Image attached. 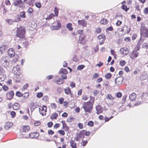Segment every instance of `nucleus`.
I'll return each mask as SVG.
<instances>
[{
    "label": "nucleus",
    "mask_w": 148,
    "mask_h": 148,
    "mask_svg": "<svg viewBox=\"0 0 148 148\" xmlns=\"http://www.w3.org/2000/svg\"><path fill=\"white\" fill-rule=\"evenodd\" d=\"M29 127L28 125L23 126L22 127L21 130L24 132H27L29 130Z\"/></svg>",
    "instance_id": "19"
},
{
    "label": "nucleus",
    "mask_w": 148,
    "mask_h": 148,
    "mask_svg": "<svg viewBox=\"0 0 148 148\" xmlns=\"http://www.w3.org/2000/svg\"><path fill=\"white\" fill-rule=\"evenodd\" d=\"M16 95L18 97H21L22 96L23 94L19 91H17L16 93Z\"/></svg>",
    "instance_id": "44"
},
{
    "label": "nucleus",
    "mask_w": 148,
    "mask_h": 148,
    "mask_svg": "<svg viewBox=\"0 0 148 148\" xmlns=\"http://www.w3.org/2000/svg\"><path fill=\"white\" fill-rule=\"evenodd\" d=\"M83 99L84 100H86L88 98V97L86 95H83Z\"/></svg>",
    "instance_id": "64"
},
{
    "label": "nucleus",
    "mask_w": 148,
    "mask_h": 148,
    "mask_svg": "<svg viewBox=\"0 0 148 148\" xmlns=\"http://www.w3.org/2000/svg\"><path fill=\"white\" fill-rule=\"evenodd\" d=\"M121 96L122 94L120 92H119L116 94V96L118 98L120 97Z\"/></svg>",
    "instance_id": "57"
},
{
    "label": "nucleus",
    "mask_w": 148,
    "mask_h": 148,
    "mask_svg": "<svg viewBox=\"0 0 148 148\" xmlns=\"http://www.w3.org/2000/svg\"><path fill=\"white\" fill-rule=\"evenodd\" d=\"M99 76V74L97 73H95L92 76V78H96L97 77H98Z\"/></svg>",
    "instance_id": "53"
},
{
    "label": "nucleus",
    "mask_w": 148,
    "mask_h": 148,
    "mask_svg": "<svg viewBox=\"0 0 148 148\" xmlns=\"http://www.w3.org/2000/svg\"><path fill=\"white\" fill-rule=\"evenodd\" d=\"M143 13L144 14L147 15L148 14V8H146L143 10Z\"/></svg>",
    "instance_id": "39"
},
{
    "label": "nucleus",
    "mask_w": 148,
    "mask_h": 148,
    "mask_svg": "<svg viewBox=\"0 0 148 148\" xmlns=\"http://www.w3.org/2000/svg\"><path fill=\"white\" fill-rule=\"evenodd\" d=\"M24 1L26 3L30 4H31L32 2L34 1V0H24Z\"/></svg>",
    "instance_id": "36"
},
{
    "label": "nucleus",
    "mask_w": 148,
    "mask_h": 148,
    "mask_svg": "<svg viewBox=\"0 0 148 148\" xmlns=\"http://www.w3.org/2000/svg\"><path fill=\"white\" fill-rule=\"evenodd\" d=\"M108 21L106 19H102L100 21V23L102 24L105 25L108 23Z\"/></svg>",
    "instance_id": "29"
},
{
    "label": "nucleus",
    "mask_w": 148,
    "mask_h": 148,
    "mask_svg": "<svg viewBox=\"0 0 148 148\" xmlns=\"http://www.w3.org/2000/svg\"><path fill=\"white\" fill-rule=\"evenodd\" d=\"M25 12L24 11H23L21 12L20 14V16L22 18H25Z\"/></svg>",
    "instance_id": "35"
},
{
    "label": "nucleus",
    "mask_w": 148,
    "mask_h": 148,
    "mask_svg": "<svg viewBox=\"0 0 148 148\" xmlns=\"http://www.w3.org/2000/svg\"><path fill=\"white\" fill-rule=\"evenodd\" d=\"M58 133L62 135H64L65 134V132L63 130H59L58 131Z\"/></svg>",
    "instance_id": "48"
},
{
    "label": "nucleus",
    "mask_w": 148,
    "mask_h": 148,
    "mask_svg": "<svg viewBox=\"0 0 148 148\" xmlns=\"http://www.w3.org/2000/svg\"><path fill=\"white\" fill-rule=\"evenodd\" d=\"M14 95V93L13 91L8 92L6 94L7 97L9 100L13 98Z\"/></svg>",
    "instance_id": "13"
},
{
    "label": "nucleus",
    "mask_w": 148,
    "mask_h": 148,
    "mask_svg": "<svg viewBox=\"0 0 148 148\" xmlns=\"http://www.w3.org/2000/svg\"><path fill=\"white\" fill-rule=\"evenodd\" d=\"M103 65V63L102 62H99V63L96 65V66H98L99 67H100L102 66Z\"/></svg>",
    "instance_id": "60"
},
{
    "label": "nucleus",
    "mask_w": 148,
    "mask_h": 148,
    "mask_svg": "<svg viewBox=\"0 0 148 148\" xmlns=\"http://www.w3.org/2000/svg\"><path fill=\"white\" fill-rule=\"evenodd\" d=\"M139 49L140 48L138 46L135 47L134 50L129 54L130 58L132 60H134L137 58L138 56Z\"/></svg>",
    "instance_id": "1"
},
{
    "label": "nucleus",
    "mask_w": 148,
    "mask_h": 148,
    "mask_svg": "<svg viewBox=\"0 0 148 148\" xmlns=\"http://www.w3.org/2000/svg\"><path fill=\"white\" fill-rule=\"evenodd\" d=\"M40 124V122L38 121H37L34 123V125L36 126H38Z\"/></svg>",
    "instance_id": "61"
},
{
    "label": "nucleus",
    "mask_w": 148,
    "mask_h": 148,
    "mask_svg": "<svg viewBox=\"0 0 148 148\" xmlns=\"http://www.w3.org/2000/svg\"><path fill=\"white\" fill-rule=\"evenodd\" d=\"M125 28H126L125 32H126V33H128L130 31V28H128L127 26H126L125 27Z\"/></svg>",
    "instance_id": "46"
},
{
    "label": "nucleus",
    "mask_w": 148,
    "mask_h": 148,
    "mask_svg": "<svg viewBox=\"0 0 148 148\" xmlns=\"http://www.w3.org/2000/svg\"><path fill=\"white\" fill-rule=\"evenodd\" d=\"M78 23L79 25H82L83 26H86V22L84 20H79L78 21Z\"/></svg>",
    "instance_id": "17"
},
{
    "label": "nucleus",
    "mask_w": 148,
    "mask_h": 148,
    "mask_svg": "<svg viewBox=\"0 0 148 148\" xmlns=\"http://www.w3.org/2000/svg\"><path fill=\"white\" fill-rule=\"evenodd\" d=\"M112 75L110 73H108L105 75V77L107 79H109L111 77Z\"/></svg>",
    "instance_id": "33"
},
{
    "label": "nucleus",
    "mask_w": 148,
    "mask_h": 148,
    "mask_svg": "<svg viewBox=\"0 0 148 148\" xmlns=\"http://www.w3.org/2000/svg\"><path fill=\"white\" fill-rule=\"evenodd\" d=\"M10 114L11 115L12 117L14 118L16 115V113L14 111H12L10 113Z\"/></svg>",
    "instance_id": "54"
},
{
    "label": "nucleus",
    "mask_w": 148,
    "mask_h": 148,
    "mask_svg": "<svg viewBox=\"0 0 148 148\" xmlns=\"http://www.w3.org/2000/svg\"><path fill=\"white\" fill-rule=\"evenodd\" d=\"M123 79L122 77L119 76L115 79V83L117 85L121 84L123 82Z\"/></svg>",
    "instance_id": "10"
},
{
    "label": "nucleus",
    "mask_w": 148,
    "mask_h": 148,
    "mask_svg": "<svg viewBox=\"0 0 148 148\" xmlns=\"http://www.w3.org/2000/svg\"><path fill=\"white\" fill-rule=\"evenodd\" d=\"M61 27V23L59 21H57V25H51L50 26L51 29L52 31L59 30L60 29Z\"/></svg>",
    "instance_id": "6"
},
{
    "label": "nucleus",
    "mask_w": 148,
    "mask_h": 148,
    "mask_svg": "<svg viewBox=\"0 0 148 148\" xmlns=\"http://www.w3.org/2000/svg\"><path fill=\"white\" fill-rule=\"evenodd\" d=\"M1 63L2 65L5 67L8 66L9 63L8 61V57L6 56H3L1 59Z\"/></svg>",
    "instance_id": "5"
},
{
    "label": "nucleus",
    "mask_w": 148,
    "mask_h": 148,
    "mask_svg": "<svg viewBox=\"0 0 148 148\" xmlns=\"http://www.w3.org/2000/svg\"><path fill=\"white\" fill-rule=\"evenodd\" d=\"M6 47V46L5 45H3L0 47V50L1 53L5 51Z\"/></svg>",
    "instance_id": "25"
},
{
    "label": "nucleus",
    "mask_w": 148,
    "mask_h": 148,
    "mask_svg": "<svg viewBox=\"0 0 148 148\" xmlns=\"http://www.w3.org/2000/svg\"><path fill=\"white\" fill-rule=\"evenodd\" d=\"M122 9L123 10H125L126 11H127L129 9L128 8H127V6L123 5H122Z\"/></svg>",
    "instance_id": "43"
},
{
    "label": "nucleus",
    "mask_w": 148,
    "mask_h": 148,
    "mask_svg": "<svg viewBox=\"0 0 148 148\" xmlns=\"http://www.w3.org/2000/svg\"><path fill=\"white\" fill-rule=\"evenodd\" d=\"M67 73V71L65 69L62 68L60 69L59 71V73L60 74L62 73L64 74H66Z\"/></svg>",
    "instance_id": "24"
},
{
    "label": "nucleus",
    "mask_w": 148,
    "mask_h": 148,
    "mask_svg": "<svg viewBox=\"0 0 148 148\" xmlns=\"http://www.w3.org/2000/svg\"><path fill=\"white\" fill-rule=\"evenodd\" d=\"M88 125L90 126H92L94 125V123L92 121H90L88 123Z\"/></svg>",
    "instance_id": "47"
},
{
    "label": "nucleus",
    "mask_w": 148,
    "mask_h": 148,
    "mask_svg": "<svg viewBox=\"0 0 148 148\" xmlns=\"http://www.w3.org/2000/svg\"><path fill=\"white\" fill-rule=\"evenodd\" d=\"M21 19L20 18L18 17L17 20H15L14 21L12 19H7L6 20V22L8 24L10 25L12 24L14 22H17L21 20Z\"/></svg>",
    "instance_id": "11"
},
{
    "label": "nucleus",
    "mask_w": 148,
    "mask_h": 148,
    "mask_svg": "<svg viewBox=\"0 0 148 148\" xmlns=\"http://www.w3.org/2000/svg\"><path fill=\"white\" fill-rule=\"evenodd\" d=\"M3 90L5 91H7L8 89V86L5 85L3 86Z\"/></svg>",
    "instance_id": "56"
},
{
    "label": "nucleus",
    "mask_w": 148,
    "mask_h": 148,
    "mask_svg": "<svg viewBox=\"0 0 148 148\" xmlns=\"http://www.w3.org/2000/svg\"><path fill=\"white\" fill-rule=\"evenodd\" d=\"M96 110H97V113L99 114L102 112V108L100 106H97L96 107Z\"/></svg>",
    "instance_id": "18"
},
{
    "label": "nucleus",
    "mask_w": 148,
    "mask_h": 148,
    "mask_svg": "<svg viewBox=\"0 0 148 148\" xmlns=\"http://www.w3.org/2000/svg\"><path fill=\"white\" fill-rule=\"evenodd\" d=\"M51 106L52 108H56V106L54 103H53L51 104Z\"/></svg>",
    "instance_id": "52"
},
{
    "label": "nucleus",
    "mask_w": 148,
    "mask_h": 148,
    "mask_svg": "<svg viewBox=\"0 0 148 148\" xmlns=\"http://www.w3.org/2000/svg\"><path fill=\"white\" fill-rule=\"evenodd\" d=\"M54 82L59 85H61L63 83V81L62 79H59L55 81Z\"/></svg>",
    "instance_id": "28"
},
{
    "label": "nucleus",
    "mask_w": 148,
    "mask_h": 148,
    "mask_svg": "<svg viewBox=\"0 0 148 148\" xmlns=\"http://www.w3.org/2000/svg\"><path fill=\"white\" fill-rule=\"evenodd\" d=\"M70 86L72 88L75 87V84L71 82L70 83Z\"/></svg>",
    "instance_id": "42"
},
{
    "label": "nucleus",
    "mask_w": 148,
    "mask_h": 148,
    "mask_svg": "<svg viewBox=\"0 0 148 148\" xmlns=\"http://www.w3.org/2000/svg\"><path fill=\"white\" fill-rule=\"evenodd\" d=\"M19 58V57L18 55H16L15 58L13 59V61L14 62H16L18 60V59Z\"/></svg>",
    "instance_id": "55"
},
{
    "label": "nucleus",
    "mask_w": 148,
    "mask_h": 148,
    "mask_svg": "<svg viewBox=\"0 0 148 148\" xmlns=\"http://www.w3.org/2000/svg\"><path fill=\"white\" fill-rule=\"evenodd\" d=\"M20 67L19 65H17L16 66L13 67L12 70V72L15 74H17L18 72L20 69Z\"/></svg>",
    "instance_id": "12"
},
{
    "label": "nucleus",
    "mask_w": 148,
    "mask_h": 148,
    "mask_svg": "<svg viewBox=\"0 0 148 148\" xmlns=\"http://www.w3.org/2000/svg\"><path fill=\"white\" fill-rule=\"evenodd\" d=\"M106 98L107 99H109L111 101L112 100L114 99L113 97L110 94H108L107 95Z\"/></svg>",
    "instance_id": "31"
},
{
    "label": "nucleus",
    "mask_w": 148,
    "mask_h": 148,
    "mask_svg": "<svg viewBox=\"0 0 148 148\" xmlns=\"http://www.w3.org/2000/svg\"><path fill=\"white\" fill-rule=\"evenodd\" d=\"M140 35L142 37L148 38V29L145 26L142 25L140 28Z\"/></svg>",
    "instance_id": "3"
},
{
    "label": "nucleus",
    "mask_w": 148,
    "mask_h": 148,
    "mask_svg": "<svg viewBox=\"0 0 148 148\" xmlns=\"http://www.w3.org/2000/svg\"><path fill=\"white\" fill-rule=\"evenodd\" d=\"M58 9H57L56 8H55V10L54 12L56 16H58Z\"/></svg>",
    "instance_id": "40"
},
{
    "label": "nucleus",
    "mask_w": 148,
    "mask_h": 148,
    "mask_svg": "<svg viewBox=\"0 0 148 148\" xmlns=\"http://www.w3.org/2000/svg\"><path fill=\"white\" fill-rule=\"evenodd\" d=\"M79 42L81 44H82L83 45H85L86 42V41L85 40L79 41Z\"/></svg>",
    "instance_id": "62"
},
{
    "label": "nucleus",
    "mask_w": 148,
    "mask_h": 148,
    "mask_svg": "<svg viewBox=\"0 0 148 148\" xmlns=\"http://www.w3.org/2000/svg\"><path fill=\"white\" fill-rule=\"evenodd\" d=\"M64 99L62 98H61L59 99L58 101L60 104H62L63 102H64Z\"/></svg>",
    "instance_id": "49"
},
{
    "label": "nucleus",
    "mask_w": 148,
    "mask_h": 148,
    "mask_svg": "<svg viewBox=\"0 0 148 148\" xmlns=\"http://www.w3.org/2000/svg\"><path fill=\"white\" fill-rule=\"evenodd\" d=\"M84 67V65H79L77 67V69L78 70H81L83 69Z\"/></svg>",
    "instance_id": "38"
},
{
    "label": "nucleus",
    "mask_w": 148,
    "mask_h": 148,
    "mask_svg": "<svg viewBox=\"0 0 148 148\" xmlns=\"http://www.w3.org/2000/svg\"><path fill=\"white\" fill-rule=\"evenodd\" d=\"M83 108L86 112H90L92 108V105L91 103L89 102L83 104Z\"/></svg>",
    "instance_id": "4"
},
{
    "label": "nucleus",
    "mask_w": 148,
    "mask_h": 148,
    "mask_svg": "<svg viewBox=\"0 0 148 148\" xmlns=\"http://www.w3.org/2000/svg\"><path fill=\"white\" fill-rule=\"evenodd\" d=\"M43 95L42 93V92H38L36 95V96L40 98L42 97Z\"/></svg>",
    "instance_id": "45"
},
{
    "label": "nucleus",
    "mask_w": 148,
    "mask_h": 148,
    "mask_svg": "<svg viewBox=\"0 0 148 148\" xmlns=\"http://www.w3.org/2000/svg\"><path fill=\"white\" fill-rule=\"evenodd\" d=\"M20 105L17 103H15L13 105V109L14 110H17L19 109Z\"/></svg>",
    "instance_id": "23"
},
{
    "label": "nucleus",
    "mask_w": 148,
    "mask_h": 148,
    "mask_svg": "<svg viewBox=\"0 0 148 148\" xmlns=\"http://www.w3.org/2000/svg\"><path fill=\"white\" fill-rule=\"evenodd\" d=\"M8 56L11 58L13 57L15 54L14 52L13 49L12 48H10L8 49Z\"/></svg>",
    "instance_id": "14"
},
{
    "label": "nucleus",
    "mask_w": 148,
    "mask_h": 148,
    "mask_svg": "<svg viewBox=\"0 0 148 148\" xmlns=\"http://www.w3.org/2000/svg\"><path fill=\"white\" fill-rule=\"evenodd\" d=\"M70 144L72 148H77V144L74 141L71 140L70 142Z\"/></svg>",
    "instance_id": "22"
},
{
    "label": "nucleus",
    "mask_w": 148,
    "mask_h": 148,
    "mask_svg": "<svg viewBox=\"0 0 148 148\" xmlns=\"http://www.w3.org/2000/svg\"><path fill=\"white\" fill-rule=\"evenodd\" d=\"M147 78V76L145 74H142L140 76V78L141 80H144Z\"/></svg>",
    "instance_id": "27"
},
{
    "label": "nucleus",
    "mask_w": 148,
    "mask_h": 148,
    "mask_svg": "<svg viewBox=\"0 0 148 148\" xmlns=\"http://www.w3.org/2000/svg\"><path fill=\"white\" fill-rule=\"evenodd\" d=\"M33 11V10L31 8H29L28 9L27 12H28L29 14H31L32 13Z\"/></svg>",
    "instance_id": "32"
},
{
    "label": "nucleus",
    "mask_w": 148,
    "mask_h": 148,
    "mask_svg": "<svg viewBox=\"0 0 148 148\" xmlns=\"http://www.w3.org/2000/svg\"><path fill=\"white\" fill-rule=\"evenodd\" d=\"M4 71L3 68L0 65V74L4 73Z\"/></svg>",
    "instance_id": "59"
},
{
    "label": "nucleus",
    "mask_w": 148,
    "mask_h": 148,
    "mask_svg": "<svg viewBox=\"0 0 148 148\" xmlns=\"http://www.w3.org/2000/svg\"><path fill=\"white\" fill-rule=\"evenodd\" d=\"M66 27L70 31H72L73 28L72 27V24L71 23H68L66 25Z\"/></svg>",
    "instance_id": "26"
},
{
    "label": "nucleus",
    "mask_w": 148,
    "mask_h": 148,
    "mask_svg": "<svg viewBox=\"0 0 148 148\" xmlns=\"http://www.w3.org/2000/svg\"><path fill=\"white\" fill-rule=\"evenodd\" d=\"M64 92L67 95H69L71 92V91L70 90V88L69 87L65 88L64 89Z\"/></svg>",
    "instance_id": "20"
},
{
    "label": "nucleus",
    "mask_w": 148,
    "mask_h": 148,
    "mask_svg": "<svg viewBox=\"0 0 148 148\" xmlns=\"http://www.w3.org/2000/svg\"><path fill=\"white\" fill-rule=\"evenodd\" d=\"M120 51L121 53L124 56L127 55L129 53V50L126 47L121 48Z\"/></svg>",
    "instance_id": "7"
},
{
    "label": "nucleus",
    "mask_w": 148,
    "mask_h": 148,
    "mask_svg": "<svg viewBox=\"0 0 148 148\" xmlns=\"http://www.w3.org/2000/svg\"><path fill=\"white\" fill-rule=\"evenodd\" d=\"M12 123L10 122H6L5 124L4 128L7 130H8L12 126Z\"/></svg>",
    "instance_id": "15"
},
{
    "label": "nucleus",
    "mask_w": 148,
    "mask_h": 148,
    "mask_svg": "<svg viewBox=\"0 0 148 148\" xmlns=\"http://www.w3.org/2000/svg\"><path fill=\"white\" fill-rule=\"evenodd\" d=\"M48 126L49 127H51L53 125V123L51 122H50L48 123Z\"/></svg>",
    "instance_id": "63"
},
{
    "label": "nucleus",
    "mask_w": 148,
    "mask_h": 148,
    "mask_svg": "<svg viewBox=\"0 0 148 148\" xmlns=\"http://www.w3.org/2000/svg\"><path fill=\"white\" fill-rule=\"evenodd\" d=\"M39 136V134L37 133H33L29 134L27 138L30 137L31 138H37Z\"/></svg>",
    "instance_id": "16"
},
{
    "label": "nucleus",
    "mask_w": 148,
    "mask_h": 148,
    "mask_svg": "<svg viewBox=\"0 0 148 148\" xmlns=\"http://www.w3.org/2000/svg\"><path fill=\"white\" fill-rule=\"evenodd\" d=\"M122 23V22L119 20H118L117 22L116 23V25L118 26H120Z\"/></svg>",
    "instance_id": "50"
},
{
    "label": "nucleus",
    "mask_w": 148,
    "mask_h": 148,
    "mask_svg": "<svg viewBox=\"0 0 148 148\" xmlns=\"http://www.w3.org/2000/svg\"><path fill=\"white\" fill-rule=\"evenodd\" d=\"M35 5L38 8H40L41 7V4L40 3L36 2L35 3Z\"/></svg>",
    "instance_id": "41"
},
{
    "label": "nucleus",
    "mask_w": 148,
    "mask_h": 148,
    "mask_svg": "<svg viewBox=\"0 0 148 148\" xmlns=\"http://www.w3.org/2000/svg\"><path fill=\"white\" fill-rule=\"evenodd\" d=\"M54 16V15L53 13L50 14L47 18H46V19H51L52 17Z\"/></svg>",
    "instance_id": "37"
},
{
    "label": "nucleus",
    "mask_w": 148,
    "mask_h": 148,
    "mask_svg": "<svg viewBox=\"0 0 148 148\" xmlns=\"http://www.w3.org/2000/svg\"><path fill=\"white\" fill-rule=\"evenodd\" d=\"M58 116V114L57 113H55L51 116L50 118L52 119H56Z\"/></svg>",
    "instance_id": "30"
},
{
    "label": "nucleus",
    "mask_w": 148,
    "mask_h": 148,
    "mask_svg": "<svg viewBox=\"0 0 148 148\" xmlns=\"http://www.w3.org/2000/svg\"><path fill=\"white\" fill-rule=\"evenodd\" d=\"M47 107L45 106L40 107L39 108L40 113L43 116L46 115V112Z\"/></svg>",
    "instance_id": "8"
},
{
    "label": "nucleus",
    "mask_w": 148,
    "mask_h": 148,
    "mask_svg": "<svg viewBox=\"0 0 148 148\" xmlns=\"http://www.w3.org/2000/svg\"><path fill=\"white\" fill-rule=\"evenodd\" d=\"M98 38L100 40V41L99 42L100 44L101 45L103 44L105 39V36L103 34H101L98 36Z\"/></svg>",
    "instance_id": "9"
},
{
    "label": "nucleus",
    "mask_w": 148,
    "mask_h": 148,
    "mask_svg": "<svg viewBox=\"0 0 148 148\" xmlns=\"http://www.w3.org/2000/svg\"><path fill=\"white\" fill-rule=\"evenodd\" d=\"M126 63V62L125 60H121L120 62V65L121 66H124Z\"/></svg>",
    "instance_id": "34"
},
{
    "label": "nucleus",
    "mask_w": 148,
    "mask_h": 148,
    "mask_svg": "<svg viewBox=\"0 0 148 148\" xmlns=\"http://www.w3.org/2000/svg\"><path fill=\"white\" fill-rule=\"evenodd\" d=\"M29 96V94L28 93H25V95L23 96V97L25 99L27 98Z\"/></svg>",
    "instance_id": "58"
},
{
    "label": "nucleus",
    "mask_w": 148,
    "mask_h": 148,
    "mask_svg": "<svg viewBox=\"0 0 148 148\" xmlns=\"http://www.w3.org/2000/svg\"><path fill=\"white\" fill-rule=\"evenodd\" d=\"M25 30L24 27L20 26L17 28L16 36L20 38H23L25 36Z\"/></svg>",
    "instance_id": "2"
},
{
    "label": "nucleus",
    "mask_w": 148,
    "mask_h": 148,
    "mask_svg": "<svg viewBox=\"0 0 148 148\" xmlns=\"http://www.w3.org/2000/svg\"><path fill=\"white\" fill-rule=\"evenodd\" d=\"M84 37H85L84 36H82V35H81V36H80L79 41L84 40Z\"/></svg>",
    "instance_id": "51"
},
{
    "label": "nucleus",
    "mask_w": 148,
    "mask_h": 148,
    "mask_svg": "<svg viewBox=\"0 0 148 148\" xmlns=\"http://www.w3.org/2000/svg\"><path fill=\"white\" fill-rule=\"evenodd\" d=\"M136 95L135 93H133L129 96V98L132 101L135 100Z\"/></svg>",
    "instance_id": "21"
}]
</instances>
